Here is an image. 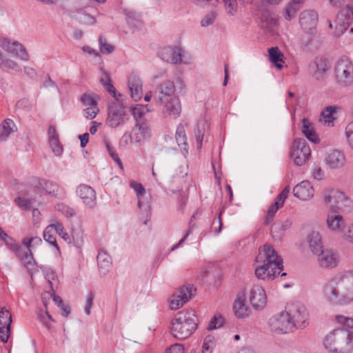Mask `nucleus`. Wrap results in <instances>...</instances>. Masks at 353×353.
Masks as SVG:
<instances>
[{
  "instance_id": "79ce46f5",
  "label": "nucleus",
  "mask_w": 353,
  "mask_h": 353,
  "mask_svg": "<svg viewBox=\"0 0 353 353\" xmlns=\"http://www.w3.org/2000/svg\"><path fill=\"white\" fill-rule=\"evenodd\" d=\"M150 111L148 105L138 104L132 108L131 112L134 118L138 121L139 119H142L143 116Z\"/></svg>"
},
{
  "instance_id": "0eeeda50",
  "label": "nucleus",
  "mask_w": 353,
  "mask_h": 353,
  "mask_svg": "<svg viewBox=\"0 0 353 353\" xmlns=\"http://www.w3.org/2000/svg\"><path fill=\"white\" fill-rule=\"evenodd\" d=\"M311 150L305 139L300 138L294 141L289 156L296 165H304L309 160Z\"/></svg>"
},
{
  "instance_id": "a18cd8bd",
  "label": "nucleus",
  "mask_w": 353,
  "mask_h": 353,
  "mask_svg": "<svg viewBox=\"0 0 353 353\" xmlns=\"http://www.w3.org/2000/svg\"><path fill=\"white\" fill-rule=\"evenodd\" d=\"M130 187L132 188L137 194V196L138 198V207L139 208H141V202L140 201V196L145 193V188L140 183L135 181H131L130 182Z\"/></svg>"
},
{
  "instance_id": "4c0bfd02",
  "label": "nucleus",
  "mask_w": 353,
  "mask_h": 353,
  "mask_svg": "<svg viewBox=\"0 0 353 353\" xmlns=\"http://www.w3.org/2000/svg\"><path fill=\"white\" fill-rule=\"evenodd\" d=\"M100 82L108 92L112 94L113 97L118 96L114 87L111 83L110 77L108 72L104 70L102 71V76L100 79Z\"/></svg>"
},
{
  "instance_id": "a878e982",
  "label": "nucleus",
  "mask_w": 353,
  "mask_h": 353,
  "mask_svg": "<svg viewBox=\"0 0 353 353\" xmlns=\"http://www.w3.org/2000/svg\"><path fill=\"white\" fill-rule=\"evenodd\" d=\"M40 187L48 194L59 199H63L65 196V192L63 188H60L59 185L52 181L41 180L39 182Z\"/></svg>"
},
{
  "instance_id": "6e6d98bb",
  "label": "nucleus",
  "mask_w": 353,
  "mask_h": 353,
  "mask_svg": "<svg viewBox=\"0 0 353 353\" xmlns=\"http://www.w3.org/2000/svg\"><path fill=\"white\" fill-rule=\"evenodd\" d=\"M345 136L350 147L353 150V121L350 122L345 128Z\"/></svg>"
},
{
  "instance_id": "c9c22d12",
  "label": "nucleus",
  "mask_w": 353,
  "mask_h": 353,
  "mask_svg": "<svg viewBox=\"0 0 353 353\" xmlns=\"http://www.w3.org/2000/svg\"><path fill=\"white\" fill-rule=\"evenodd\" d=\"M0 68H6L15 71H19L20 66L14 60L8 58L0 51Z\"/></svg>"
},
{
  "instance_id": "dca6fc26",
  "label": "nucleus",
  "mask_w": 353,
  "mask_h": 353,
  "mask_svg": "<svg viewBox=\"0 0 353 353\" xmlns=\"http://www.w3.org/2000/svg\"><path fill=\"white\" fill-rule=\"evenodd\" d=\"M12 323V315L6 307H0V341L6 343L8 340Z\"/></svg>"
},
{
  "instance_id": "39448f33",
  "label": "nucleus",
  "mask_w": 353,
  "mask_h": 353,
  "mask_svg": "<svg viewBox=\"0 0 353 353\" xmlns=\"http://www.w3.org/2000/svg\"><path fill=\"white\" fill-rule=\"evenodd\" d=\"M121 97L122 94H118V96L114 97L115 101L110 103L108 108L106 124L112 128L124 124L128 119L125 108L121 103L123 99H120Z\"/></svg>"
},
{
  "instance_id": "ea45409f",
  "label": "nucleus",
  "mask_w": 353,
  "mask_h": 353,
  "mask_svg": "<svg viewBox=\"0 0 353 353\" xmlns=\"http://www.w3.org/2000/svg\"><path fill=\"white\" fill-rule=\"evenodd\" d=\"M54 231L52 224L49 225L43 232V239L52 245L57 250H59V245L54 236Z\"/></svg>"
},
{
  "instance_id": "f257e3e1",
  "label": "nucleus",
  "mask_w": 353,
  "mask_h": 353,
  "mask_svg": "<svg viewBox=\"0 0 353 353\" xmlns=\"http://www.w3.org/2000/svg\"><path fill=\"white\" fill-rule=\"evenodd\" d=\"M326 299L335 305L353 301V270L339 273L325 285Z\"/></svg>"
},
{
  "instance_id": "b1692460",
  "label": "nucleus",
  "mask_w": 353,
  "mask_h": 353,
  "mask_svg": "<svg viewBox=\"0 0 353 353\" xmlns=\"http://www.w3.org/2000/svg\"><path fill=\"white\" fill-rule=\"evenodd\" d=\"M327 228L332 231L340 232L345 228V221L343 216L335 213V211L328 212L326 219Z\"/></svg>"
},
{
  "instance_id": "5fc2aeb1",
  "label": "nucleus",
  "mask_w": 353,
  "mask_h": 353,
  "mask_svg": "<svg viewBox=\"0 0 353 353\" xmlns=\"http://www.w3.org/2000/svg\"><path fill=\"white\" fill-rule=\"evenodd\" d=\"M195 137L196 140V147L198 149H201L202 147V143L204 135V127L203 125L198 123L195 130Z\"/></svg>"
},
{
  "instance_id": "473e14b6",
  "label": "nucleus",
  "mask_w": 353,
  "mask_h": 353,
  "mask_svg": "<svg viewBox=\"0 0 353 353\" xmlns=\"http://www.w3.org/2000/svg\"><path fill=\"white\" fill-rule=\"evenodd\" d=\"M270 61L274 64L279 70L282 69L283 54L278 47H272L268 49Z\"/></svg>"
},
{
  "instance_id": "7c9ffc66",
  "label": "nucleus",
  "mask_w": 353,
  "mask_h": 353,
  "mask_svg": "<svg viewBox=\"0 0 353 353\" xmlns=\"http://www.w3.org/2000/svg\"><path fill=\"white\" fill-rule=\"evenodd\" d=\"M97 262L101 274H105L112 266L110 256L105 251L100 250L97 255Z\"/></svg>"
},
{
  "instance_id": "37998d69",
  "label": "nucleus",
  "mask_w": 353,
  "mask_h": 353,
  "mask_svg": "<svg viewBox=\"0 0 353 353\" xmlns=\"http://www.w3.org/2000/svg\"><path fill=\"white\" fill-rule=\"evenodd\" d=\"M196 292V289L192 285L183 286L176 292L180 296L185 300L192 299Z\"/></svg>"
},
{
  "instance_id": "f3484780",
  "label": "nucleus",
  "mask_w": 353,
  "mask_h": 353,
  "mask_svg": "<svg viewBox=\"0 0 353 353\" xmlns=\"http://www.w3.org/2000/svg\"><path fill=\"white\" fill-rule=\"evenodd\" d=\"M159 56L168 63L179 64L182 62L183 50L176 46H167L161 50Z\"/></svg>"
},
{
  "instance_id": "aec40b11",
  "label": "nucleus",
  "mask_w": 353,
  "mask_h": 353,
  "mask_svg": "<svg viewBox=\"0 0 353 353\" xmlns=\"http://www.w3.org/2000/svg\"><path fill=\"white\" fill-rule=\"evenodd\" d=\"M290 190V188L289 186L285 187L283 191L277 196L275 201L270 206L267 212L265 219L266 223H269L272 221L274 214L277 210L283 207L285 200L288 196Z\"/></svg>"
},
{
  "instance_id": "1a4fd4ad",
  "label": "nucleus",
  "mask_w": 353,
  "mask_h": 353,
  "mask_svg": "<svg viewBox=\"0 0 353 353\" xmlns=\"http://www.w3.org/2000/svg\"><path fill=\"white\" fill-rule=\"evenodd\" d=\"M323 199L324 203L332 211L349 207L350 203L348 197L343 192L334 189L325 190L323 192Z\"/></svg>"
},
{
  "instance_id": "774afa93",
  "label": "nucleus",
  "mask_w": 353,
  "mask_h": 353,
  "mask_svg": "<svg viewBox=\"0 0 353 353\" xmlns=\"http://www.w3.org/2000/svg\"><path fill=\"white\" fill-rule=\"evenodd\" d=\"M166 353H184V348L181 344L176 343L168 347Z\"/></svg>"
},
{
  "instance_id": "a211bd4d",
  "label": "nucleus",
  "mask_w": 353,
  "mask_h": 353,
  "mask_svg": "<svg viewBox=\"0 0 353 353\" xmlns=\"http://www.w3.org/2000/svg\"><path fill=\"white\" fill-rule=\"evenodd\" d=\"M150 137V128L145 121L137 122L132 130L130 136L131 142L140 143Z\"/></svg>"
},
{
  "instance_id": "c03bdc74",
  "label": "nucleus",
  "mask_w": 353,
  "mask_h": 353,
  "mask_svg": "<svg viewBox=\"0 0 353 353\" xmlns=\"http://www.w3.org/2000/svg\"><path fill=\"white\" fill-rule=\"evenodd\" d=\"M214 346V337L211 335H208L204 339L201 353H212Z\"/></svg>"
},
{
  "instance_id": "680f3d73",
  "label": "nucleus",
  "mask_w": 353,
  "mask_h": 353,
  "mask_svg": "<svg viewBox=\"0 0 353 353\" xmlns=\"http://www.w3.org/2000/svg\"><path fill=\"white\" fill-rule=\"evenodd\" d=\"M79 21L83 25L92 26L96 23V19L90 14L83 12L79 17Z\"/></svg>"
},
{
  "instance_id": "4468645a",
  "label": "nucleus",
  "mask_w": 353,
  "mask_h": 353,
  "mask_svg": "<svg viewBox=\"0 0 353 353\" xmlns=\"http://www.w3.org/2000/svg\"><path fill=\"white\" fill-rule=\"evenodd\" d=\"M162 105V113L166 118L176 119L181 113V103L179 97L159 102Z\"/></svg>"
},
{
  "instance_id": "338daca9",
  "label": "nucleus",
  "mask_w": 353,
  "mask_h": 353,
  "mask_svg": "<svg viewBox=\"0 0 353 353\" xmlns=\"http://www.w3.org/2000/svg\"><path fill=\"white\" fill-rule=\"evenodd\" d=\"M341 233H343L347 240L350 242H353V224L347 225V227L346 228H345Z\"/></svg>"
},
{
  "instance_id": "e2e57ef3",
  "label": "nucleus",
  "mask_w": 353,
  "mask_h": 353,
  "mask_svg": "<svg viewBox=\"0 0 353 353\" xmlns=\"http://www.w3.org/2000/svg\"><path fill=\"white\" fill-rule=\"evenodd\" d=\"M6 246L13 252H14L17 256L19 254V252L21 250L20 246L17 244L14 241L8 236V239L6 240H3Z\"/></svg>"
},
{
  "instance_id": "13d9d810",
  "label": "nucleus",
  "mask_w": 353,
  "mask_h": 353,
  "mask_svg": "<svg viewBox=\"0 0 353 353\" xmlns=\"http://www.w3.org/2000/svg\"><path fill=\"white\" fill-rule=\"evenodd\" d=\"M38 316L43 325L46 326L48 330H50L51 328L50 321L53 320L51 315L48 313V312L40 311Z\"/></svg>"
},
{
  "instance_id": "c756f323",
  "label": "nucleus",
  "mask_w": 353,
  "mask_h": 353,
  "mask_svg": "<svg viewBox=\"0 0 353 353\" xmlns=\"http://www.w3.org/2000/svg\"><path fill=\"white\" fill-rule=\"evenodd\" d=\"M309 248L314 254L323 250L321 237L318 232L312 231L307 236Z\"/></svg>"
},
{
  "instance_id": "6e6552de",
  "label": "nucleus",
  "mask_w": 353,
  "mask_h": 353,
  "mask_svg": "<svg viewBox=\"0 0 353 353\" xmlns=\"http://www.w3.org/2000/svg\"><path fill=\"white\" fill-rule=\"evenodd\" d=\"M285 313L293 324V328H301L305 326L308 319L306 307L299 303H292L286 305Z\"/></svg>"
},
{
  "instance_id": "412c9836",
  "label": "nucleus",
  "mask_w": 353,
  "mask_h": 353,
  "mask_svg": "<svg viewBox=\"0 0 353 353\" xmlns=\"http://www.w3.org/2000/svg\"><path fill=\"white\" fill-rule=\"evenodd\" d=\"M318 261L322 268H334L339 263V256L331 250L321 251L318 254Z\"/></svg>"
},
{
  "instance_id": "cd10ccee",
  "label": "nucleus",
  "mask_w": 353,
  "mask_h": 353,
  "mask_svg": "<svg viewBox=\"0 0 353 353\" xmlns=\"http://www.w3.org/2000/svg\"><path fill=\"white\" fill-rule=\"evenodd\" d=\"M345 158L344 154L339 150H332L325 159L326 164L331 169H339L343 166Z\"/></svg>"
},
{
  "instance_id": "2eb2a0df",
  "label": "nucleus",
  "mask_w": 353,
  "mask_h": 353,
  "mask_svg": "<svg viewBox=\"0 0 353 353\" xmlns=\"http://www.w3.org/2000/svg\"><path fill=\"white\" fill-rule=\"evenodd\" d=\"M250 302L256 310L263 309L267 304V296L263 288L259 285H254L250 291Z\"/></svg>"
},
{
  "instance_id": "49530a36",
  "label": "nucleus",
  "mask_w": 353,
  "mask_h": 353,
  "mask_svg": "<svg viewBox=\"0 0 353 353\" xmlns=\"http://www.w3.org/2000/svg\"><path fill=\"white\" fill-rule=\"evenodd\" d=\"M189 300H185L183 298L180 296L177 293L173 295L172 299L170 301V305L171 310H176L179 307H182Z\"/></svg>"
},
{
  "instance_id": "7ed1b4c3",
  "label": "nucleus",
  "mask_w": 353,
  "mask_h": 353,
  "mask_svg": "<svg viewBox=\"0 0 353 353\" xmlns=\"http://www.w3.org/2000/svg\"><path fill=\"white\" fill-rule=\"evenodd\" d=\"M196 316L192 311H181L172 320L171 332L179 340L188 338L196 329Z\"/></svg>"
},
{
  "instance_id": "603ef678",
  "label": "nucleus",
  "mask_w": 353,
  "mask_h": 353,
  "mask_svg": "<svg viewBox=\"0 0 353 353\" xmlns=\"http://www.w3.org/2000/svg\"><path fill=\"white\" fill-rule=\"evenodd\" d=\"M14 202L22 210H28L32 208L33 200L19 196L14 199Z\"/></svg>"
},
{
  "instance_id": "a19ab883",
  "label": "nucleus",
  "mask_w": 353,
  "mask_h": 353,
  "mask_svg": "<svg viewBox=\"0 0 353 353\" xmlns=\"http://www.w3.org/2000/svg\"><path fill=\"white\" fill-rule=\"evenodd\" d=\"M223 4L224 9L228 14L234 16L238 10V3L236 0H221Z\"/></svg>"
},
{
  "instance_id": "09e8293b",
  "label": "nucleus",
  "mask_w": 353,
  "mask_h": 353,
  "mask_svg": "<svg viewBox=\"0 0 353 353\" xmlns=\"http://www.w3.org/2000/svg\"><path fill=\"white\" fill-rule=\"evenodd\" d=\"M99 45L100 51L103 54H110L114 50V47L108 43L103 36H100L99 38Z\"/></svg>"
},
{
  "instance_id": "e433bc0d",
  "label": "nucleus",
  "mask_w": 353,
  "mask_h": 353,
  "mask_svg": "<svg viewBox=\"0 0 353 353\" xmlns=\"http://www.w3.org/2000/svg\"><path fill=\"white\" fill-rule=\"evenodd\" d=\"M337 108L336 106H328L327 107L321 114V121H323L325 124H327L329 126L333 125V121L335 118L333 116V114L336 112Z\"/></svg>"
},
{
  "instance_id": "0e129e2a",
  "label": "nucleus",
  "mask_w": 353,
  "mask_h": 353,
  "mask_svg": "<svg viewBox=\"0 0 353 353\" xmlns=\"http://www.w3.org/2000/svg\"><path fill=\"white\" fill-rule=\"evenodd\" d=\"M99 112L98 106H92L91 108H85L83 110V114L86 119H93L96 117Z\"/></svg>"
},
{
  "instance_id": "bf43d9fd",
  "label": "nucleus",
  "mask_w": 353,
  "mask_h": 353,
  "mask_svg": "<svg viewBox=\"0 0 353 353\" xmlns=\"http://www.w3.org/2000/svg\"><path fill=\"white\" fill-rule=\"evenodd\" d=\"M217 14L216 12L212 11L208 14H207L201 21V25L203 27H206L210 25H212L215 21Z\"/></svg>"
},
{
  "instance_id": "3c124183",
  "label": "nucleus",
  "mask_w": 353,
  "mask_h": 353,
  "mask_svg": "<svg viewBox=\"0 0 353 353\" xmlns=\"http://www.w3.org/2000/svg\"><path fill=\"white\" fill-rule=\"evenodd\" d=\"M299 10V8L297 6H295L290 3H289L284 11V17L286 20L290 21L292 19H293L297 11Z\"/></svg>"
},
{
  "instance_id": "8fccbe9b",
  "label": "nucleus",
  "mask_w": 353,
  "mask_h": 353,
  "mask_svg": "<svg viewBox=\"0 0 353 353\" xmlns=\"http://www.w3.org/2000/svg\"><path fill=\"white\" fill-rule=\"evenodd\" d=\"M52 225L55 233L59 234L65 241L70 242V236L61 223H56Z\"/></svg>"
},
{
  "instance_id": "de8ad7c7",
  "label": "nucleus",
  "mask_w": 353,
  "mask_h": 353,
  "mask_svg": "<svg viewBox=\"0 0 353 353\" xmlns=\"http://www.w3.org/2000/svg\"><path fill=\"white\" fill-rule=\"evenodd\" d=\"M105 145L107 150L108 151L109 155L118 164V165L121 168H123V164L118 154L117 153L115 149L112 146L111 143L108 140H105Z\"/></svg>"
},
{
  "instance_id": "58836bf2",
  "label": "nucleus",
  "mask_w": 353,
  "mask_h": 353,
  "mask_svg": "<svg viewBox=\"0 0 353 353\" xmlns=\"http://www.w3.org/2000/svg\"><path fill=\"white\" fill-rule=\"evenodd\" d=\"M99 97L94 93H85L81 96V101L86 108L98 106Z\"/></svg>"
},
{
  "instance_id": "f704fd0d",
  "label": "nucleus",
  "mask_w": 353,
  "mask_h": 353,
  "mask_svg": "<svg viewBox=\"0 0 353 353\" xmlns=\"http://www.w3.org/2000/svg\"><path fill=\"white\" fill-rule=\"evenodd\" d=\"M302 132L310 141L313 143L319 141L318 136L314 131L311 123L305 118L302 119Z\"/></svg>"
},
{
  "instance_id": "f8f14e48",
  "label": "nucleus",
  "mask_w": 353,
  "mask_h": 353,
  "mask_svg": "<svg viewBox=\"0 0 353 353\" xmlns=\"http://www.w3.org/2000/svg\"><path fill=\"white\" fill-rule=\"evenodd\" d=\"M329 69L327 60L323 57H316L308 65L310 74L317 81L323 80Z\"/></svg>"
},
{
  "instance_id": "c85d7f7f",
  "label": "nucleus",
  "mask_w": 353,
  "mask_h": 353,
  "mask_svg": "<svg viewBox=\"0 0 353 353\" xmlns=\"http://www.w3.org/2000/svg\"><path fill=\"white\" fill-rule=\"evenodd\" d=\"M175 139L181 153L186 157L188 154L189 145L185 128L182 124H179L176 127Z\"/></svg>"
},
{
  "instance_id": "4be33fe9",
  "label": "nucleus",
  "mask_w": 353,
  "mask_h": 353,
  "mask_svg": "<svg viewBox=\"0 0 353 353\" xmlns=\"http://www.w3.org/2000/svg\"><path fill=\"white\" fill-rule=\"evenodd\" d=\"M233 310L235 316L239 319H245L250 316V310L245 303V294H238L233 304Z\"/></svg>"
},
{
  "instance_id": "f03ea898",
  "label": "nucleus",
  "mask_w": 353,
  "mask_h": 353,
  "mask_svg": "<svg viewBox=\"0 0 353 353\" xmlns=\"http://www.w3.org/2000/svg\"><path fill=\"white\" fill-rule=\"evenodd\" d=\"M254 265L255 275L262 280H273L283 269V260L269 245L259 248Z\"/></svg>"
},
{
  "instance_id": "ddd939ff",
  "label": "nucleus",
  "mask_w": 353,
  "mask_h": 353,
  "mask_svg": "<svg viewBox=\"0 0 353 353\" xmlns=\"http://www.w3.org/2000/svg\"><path fill=\"white\" fill-rule=\"evenodd\" d=\"M0 47L8 53L14 54L23 61H28L29 56L24 47L17 41L11 42L7 38H0Z\"/></svg>"
},
{
  "instance_id": "20e7f679",
  "label": "nucleus",
  "mask_w": 353,
  "mask_h": 353,
  "mask_svg": "<svg viewBox=\"0 0 353 353\" xmlns=\"http://www.w3.org/2000/svg\"><path fill=\"white\" fill-rule=\"evenodd\" d=\"M350 343V334L347 330H334L327 334L323 344L326 349L333 352L342 353Z\"/></svg>"
},
{
  "instance_id": "4d7b16f0",
  "label": "nucleus",
  "mask_w": 353,
  "mask_h": 353,
  "mask_svg": "<svg viewBox=\"0 0 353 353\" xmlns=\"http://www.w3.org/2000/svg\"><path fill=\"white\" fill-rule=\"evenodd\" d=\"M224 323V319L220 314H216L210 321L208 330L217 329L221 327Z\"/></svg>"
},
{
  "instance_id": "423d86ee",
  "label": "nucleus",
  "mask_w": 353,
  "mask_h": 353,
  "mask_svg": "<svg viewBox=\"0 0 353 353\" xmlns=\"http://www.w3.org/2000/svg\"><path fill=\"white\" fill-rule=\"evenodd\" d=\"M336 83L341 87L353 85V63L348 58L338 60L334 66Z\"/></svg>"
},
{
  "instance_id": "72a5a7b5",
  "label": "nucleus",
  "mask_w": 353,
  "mask_h": 353,
  "mask_svg": "<svg viewBox=\"0 0 353 353\" xmlns=\"http://www.w3.org/2000/svg\"><path fill=\"white\" fill-rule=\"evenodd\" d=\"M340 14L341 17H344L343 21V29L345 30L348 27L353 20V0H350L347 5L343 8Z\"/></svg>"
},
{
  "instance_id": "864d4df0",
  "label": "nucleus",
  "mask_w": 353,
  "mask_h": 353,
  "mask_svg": "<svg viewBox=\"0 0 353 353\" xmlns=\"http://www.w3.org/2000/svg\"><path fill=\"white\" fill-rule=\"evenodd\" d=\"M23 243L28 248V252H30V248L41 245L42 243V240L41 238L37 236L24 238L23 239Z\"/></svg>"
},
{
  "instance_id": "2f4dec72",
  "label": "nucleus",
  "mask_w": 353,
  "mask_h": 353,
  "mask_svg": "<svg viewBox=\"0 0 353 353\" xmlns=\"http://www.w3.org/2000/svg\"><path fill=\"white\" fill-rule=\"evenodd\" d=\"M17 130V126L10 119L4 120L0 124V141H5L11 132Z\"/></svg>"
},
{
  "instance_id": "5701e85b",
  "label": "nucleus",
  "mask_w": 353,
  "mask_h": 353,
  "mask_svg": "<svg viewBox=\"0 0 353 353\" xmlns=\"http://www.w3.org/2000/svg\"><path fill=\"white\" fill-rule=\"evenodd\" d=\"M314 188L307 181H303L293 189L294 195L301 200L306 201L314 195Z\"/></svg>"
},
{
  "instance_id": "052dcab7",
  "label": "nucleus",
  "mask_w": 353,
  "mask_h": 353,
  "mask_svg": "<svg viewBox=\"0 0 353 353\" xmlns=\"http://www.w3.org/2000/svg\"><path fill=\"white\" fill-rule=\"evenodd\" d=\"M49 143L53 153L56 156H60L63 152V148L60 144L59 139H50Z\"/></svg>"
},
{
  "instance_id": "69168bd1",
  "label": "nucleus",
  "mask_w": 353,
  "mask_h": 353,
  "mask_svg": "<svg viewBox=\"0 0 353 353\" xmlns=\"http://www.w3.org/2000/svg\"><path fill=\"white\" fill-rule=\"evenodd\" d=\"M336 321L343 325L344 327H346L347 328H352L353 327V319L345 317L343 316H337L336 317Z\"/></svg>"
},
{
  "instance_id": "bb28decb",
  "label": "nucleus",
  "mask_w": 353,
  "mask_h": 353,
  "mask_svg": "<svg viewBox=\"0 0 353 353\" xmlns=\"http://www.w3.org/2000/svg\"><path fill=\"white\" fill-rule=\"evenodd\" d=\"M128 87L131 97L135 101L141 99L143 95L142 83L137 74H132L128 79Z\"/></svg>"
},
{
  "instance_id": "6ab92c4d",
  "label": "nucleus",
  "mask_w": 353,
  "mask_h": 353,
  "mask_svg": "<svg viewBox=\"0 0 353 353\" xmlns=\"http://www.w3.org/2000/svg\"><path fill=\"white\" fill-rule=\"evenodd\" d=\"M77 194L85 205L89 208L95 206L96 192L92 187L85 184H81L77 188Z\"/></svg>"
},
{
  "instance_id": "9b49d317",
  "label": "nucleus",
  "mask_w": 353,
  "mask_h": 353,
  "mask_svg": "<svg viewBox=\"0 0 353 353\" xmlns=\"http://www.w3.org/2000/svg\"><path fill=\"white\" fill-rule=\"evenodd\" d=\"M318 19L317 12L312 10H304L300 14L299 23L302 30L308 34V39L316 32Z\"/></svg>"
},
{
  "instance_id": "393cba45",
  "label": "nucleus",
  "mask_w": 353,
  "mask_h": 353,
  "mask_svg": "<svg viewBox=\"0 0 353 353\" xmlns=\"http://www.w3.org/2000/svg\"><path fill=\"white\" fill-rule=\"evenodd\" d=\"M175 86L172 81H166L158 88L157 100L159 102L171 99L172 97H177L174 95Z\"/></svg>"
},
{
  "instance_id": "9d476101",
  "label": "nucleus",
  "mask_w": 353,
  "mask_h": 353,
  "mask_svg": "<svg viewBox=\"0 0 353 353\" xmlns=\"http://www.w3.org/2000/svg\"><path fill=\"white\" fill-rule=\"evenodd\" d=\"M268 325L270 330L276 334H284L294 330L293 324L290 322L284 311L272 316Z\"/></svg>"
}]
</instances>
